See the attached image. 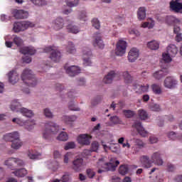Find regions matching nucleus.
I'll list each match as a JSON object with an SVG mask.
<instances>
[{"label":"nucleus","instance_id":"1","mask_svg":"<svg viewBox=\"0 0 182 182\" xmlns=\"http://www.w3.org/2000/svg\"><path fill=\"white\" fill-rule=\"evenodd\" d=\"M140 161L145 168H150L153 166V163L156 166H163L161 154L159 152L154 153L151 156V160L148 156L143 155L140 157Z\"/></svg>","mask_w":182,"mask_h":182},{"label":"nucleus","instance_id":"2","mask_svg":"<svg viewBox=\"0 0 182 182\" xmlns=\"http://www.w3.org/2000/svg\"><path fill=\"white\" fill-rule=\"evenodd\" d=\"M4 140L6 141H11V148L14 150H19V149L23 145V142H22L19 138V133L18 132H14L12 133L5 134L4 136Z\"/></svg>","mask_w":182,"mask_h":182},{"label":"nucleus","instance_id":"3","mask_svg":"<svg viewBox=\"0 0 182 182\" xmlns=\"http://www.w3.org/2000/svg\"><path fill=\"white\" fill-rule=\"evenodd\" d=\"M21 80L25 85L29 86L30 87H34L38 84V80L33 75L32 71L28 68H26L21 74Z\"/></svg>","mask_w":182,"mask_h":182},{"label":"nucleus","instance_id":"4","mask_svg":"<svg viewBox=\"0 0 182 182\" xmlns=\"http://www.w3.org/2000/svg\"><path fill=\"white\" fill-rule=\"evenodd\" d=\"M21 103H19L18 100H14L11 102L10 107L13 112H19L26 117H32V116H33V112H32V110L28 109L25 107H21Z\"/></svg>","mask_w":182,"mask_h":182},{"label":"nucleus","instance_id":"5","mask_svg":"<svg viewBox=\"0 0 182 182\" xmlns=\"http://www.w3.org/2000/svg\"><path fill=\"white\" fill-rule=\"evenodd\" d=\"M46 130L43 133L44 139H49L50 134H56L59 132V126L53 122H48L46 124Z\"/></svg>","mask_w":182,"mask_h":182},{"label":"nucleus","instance_id":"6","mask_svg":"<svg viewBox=\"0 0 182 182\" xmlns=\"http://www.w3.org/2000/svg\"><path fill=\"white\" fill-rule=\"evenodd\" d=\"M4 164L11 168V170H15L16 167H23L25 166V162L18 158H9L5 161Z\"/></svg>","mask_w":182,"mask_h":182},{"label":"nucleus","instance_id":"7","mask_svg":"<svg viewBox=\"0 0 182 182\" xmlns=\"http://www.w3.org/2000/svg\"><path fill=\"white\" fill-rule=\"evenodd\" d=\"M44 52L46 53H50V58L53 62H60V58H61V54L59 52V50H57L55 47L52 46H48L44 48Z\"/></svg>","mask_w":182,"mask_h":182},{"label":"nucleus","instance_id":"8","mask_svg":"<svg viewBox=\"0 0 182 182\" xmlns=\"http://www.w3.org/2000/svg\"><path fill=\"white\" fill-rule=\"evenodd\" d=\"M33 24L29 21H21V22H15L14 23L13 31L18 33L22 31H26L29 27L32 28Z\"/></svg>","mask_w":182,"mask_h":182},{"label":"nucleus","instance_id":"9","mask_svg":"<svg viewBox=\"0 0 182 182\" xmlns=\"http://www.w3.org/2000/svg\"><path fill=\"white\" fill-rule=\"evenodd\" d=\"M119 164H120V161H110V162L105 163L104 164L103 168H105V170L99 169L97 173H99V174H101V173H105V171H116V168L117 167V166H119Z\"/></svg>","mask_w":182,"mask_h":182},{"label":"nucleus","instance_id":"10","mask_svg":"<svg viewBox=\"0 0 182 182\" xmlns=\"http://www.w3.org/2000/svg\"><path fill=\"white\" fill-rule=\"evenodd\" d=\"M127 48V43L124 41L119 40L117 43L115 49V55L117 56H123L126 53V48Z\"/></svg>","mask_w":182,"mask_h":182},{"label":"nucleus","instance_id":"11","mask_svg":"<svg viewBox=\"0 0 182 182\" xmlns=\"http://www.w3.org/2000/svg\"><path fill=\"white\" fill-rule=\"evenodd\" d=\"M119 76H120V73H115L114 71L112 70L104 77L103 82L106 85H109L114 80H119Z\"/></svg>","mask_w":182,"mask_h":182},{"label":"nucleus","instance_id":"12","mask_svg":"<svg viewBox=\"0 0 182 182\" xmlns=\"http://www.w3.org/2000/svg\"><path fill=\"white\" fill-rule=\"evenodd\" d=\"M92 45L95 48H99L100 49H103L105 48V43L102 39V34L96 33L93 35Z\"/></svg>","mask_w":182,"mask_h":182},{"label":"nucleus","instance_id":"13","mask_svg":"<svg viewBox=\"0 0 182 182\" xmlns=\"http://www.w3.org/2000/svg\"><path fill=\"white\" fill-rule=\"evenodd\" d=\"M90 58H92V51L90 50V49L85 48L82 50V59L84 66H90V65H92V60H90Z\"/></svg>","mask_w":182,"mask_h":182},{"label":"nucleus","instance_id":"14","mask_svg":"<svg viewBox=\"0 0 182 182\" xmlns=\"http://www.w3.org/2000/svg\"><path fill=\"white\" fill-rule=\"evenodd\" d=\"M132 127L136 129V132L139 134V136H141V137H147L149 136V132L144 130V127L141 125V122H135L132 125Z\"/></svg>","mask_w":182,"mask_h":182},{"label":"nucleus","instance_id":"15","mask_svg":"<svg viewBox=\"0 0 182 182\" xmlns=\"http://www.w3.org/2000/svg\"><path fill=\"white\" fill-rule=\"evenodd\" d=\"M140 55V53L139 51V49L136 48H132L129 53H128V60L131 63H133V62H136L137 59L139 58V56Z\"/></svg>","mask_w":182,"mask_h":182},{"label":"nucleus","instance_id":"16","mask_svg":"<svg viewBox=\"0 0 182 182\" xmlns=\"http://www.w3.org/2000/svg\"><path fill=\"white\" fill-rule=\"evenodd\" d=\"M177 85V80L174 79V77H167L164 82V87L166 89H174Z\"/></svg>","mask_w":182,"mask_h":182},{"label":"nucleus","instance_id":"17","mask_svg":"<svg viewBox=\"0 0 182 182\" xmlns=\"http://www.w3.org/2000/svg\"><path fill=\"white\" fill-rule=\"evenodd\" d=\"M90 140H92V136L87 134H80L77 138L78 143L83 146H89Z\"/></svg>","mask_w":182,"mask_h":182},{"label":"nucleus","instance_id":"18","mask_svg":"<svg viewBox=\"0 0 182 182\" xmlns=\"http://www.w3.org/2000/svg\"><path fill=\"white\" fill-rule=\"evenodd\" d=\"M64 69L66 70V73L73 77V76H76V75H79L80 73V68L76 65H72L66 68V66L64 67Z\"/></svg>","mask_w":182,"mask_h":182},{"label":"nucleus","instance_id":"19","mask_svg":"<svg viewBox=\"0 0 182 182\" xmlns=\"http://www.w3.org/2000/svg\"><path fill=\"white\" fill-rule=\"evenodd\" d=\"M170 9L173 12L178 14V12H181L182 11V3L179 2L178 0H171L170 2Z\"/></svg>","mask_w":182,"mask_h":182},{"label":"nucleus","instance_id":"20","mask_svg":"<svg viewBox=\"0 0 182 182\" xmlns=\"http://www.w3.org/2000/svg\"><path fill=\"white\" fill-rule=\"evenodd\" d=\"M83 167V159L77 158L73 161V170L79 173L82 171V168Z\"/></svg>","mask_w":182,"mask_h":182},{"label":"nucleus","instance_id":"21","mask_svg":"<svg viewBox=\"0 0 182 182\" xmlns=\"http://www.w3.org/2000/svg\"><path fill=\"white\" fill-rule=\"evenodd\" d=\"M66 29L70 33H79V32H80L79 27L74 25L73 22H72L70 20L67 21Z\"/></svg>","mask_w":182,"mask_h":182},{"label":"nucleus","instance_id":"22","mask_svg":"<svg viewBox=\"0 0 182 182\" xmlns=\"http://www.w3.org/2000/svg\"><path fill=\"white\" fill-rule=\"evenodd\" d=\"M13 14L16 19H26V18H28V16H29L28 11H25L23 10L16 9L14 11Z\"/></svg>","mask_w":182,"mask_h":182},{"label":"nucleus","instance_id":"23","mask_svg":"<svg viewBox=\"0 0 182 182\" xmlns=\"http://www.w3.org/2000/svg\"><path fill=\"white\" fill-rule=\"evenodd\" d=\"M8 76L9 82L11 83V85H15V83H17L18 80H19V75L14 70L10 71Z\"/></svg>","mask_w":182,"mask_h":182},{"label":"nucleus","instance_id":"24","mask_svg":"<svg viewBox=\"0 0 182 182\" xmlns=\"http://www.w3.org/2000/svg\"><path fill=\"white\" fill-rule=\"evenodd\" d=\"M63 18L58 17L53 22V28L55 31H60V29H63Z\"/></svg>","mask_w":182,"mask_h":182},{"label":"nucleus","instance_id":"25","mask_svg":"<svg viewBox=\"0 0 182 182\" xmlns=\"http://www.w3.org/2000/svg\"><path fill=\"white\" fill-rule=\"evenodd\" d=\"M20 53L23 55H35L36 53V50L33 47H23L19 49Z\"/></svg>","mask_w":182,"mask_h":182},{"label":"nucleus","instance_id":"26","mask_svg":"<svg viewBox=\"0 0 182 182\" xmlns=\"http://www.w3.org/2000/svg\"><path fill=\"white\" fill-rule=\"evenodd\" d=\"M167 53H168L171 58H174V56L178 53V48L176 45L171 44L167 47Z\"/></svg>","mask_w":182,"mask_h":182},{"label":"nucleus","instance_id":"27","mask_svg":"<svg viewBox=\"0 0 182 182\" xmlns=\"http://www.w3.org/2000/svg\"><path fill=\"white\" fill-rule=\"evenodd\" d=\"M12 173L14 174L16 177L22 178L28 174V170H26L25 168H22L16 169V171H13Z\"/></svg>","mask_w":182,"mask_h":182},{"label":"nucleus","instance_id":"28","mask_svg":"<svg viewBox=\"0 0 182 182\" xmlns=\"http://www.w3.org/2000/svg\"><path fill=\"white\" fill-rule=\"evenodd\" d=\"M168 73V70L166 68H164L161 70L156 71L154 73V77L155 79L160 80L161 77H164V76H166Z\"/></svg>","mask_w":182,"mask_h":182},{"label":"nucleus","instance_id":"29","mask_svg":"<svg viewBox=\"0 0 182 182\" xmlns=\"http://www.w3.org/2000/svg\"><path fill=\"white\" fill-rule=\"evenodd\" d=\"M151 89L153 92L154 95H156L157 96H160L163 93V90L161 89V86L159 84H153L151 85Z\"/></svg>","mask_w":182,"mask_h":182},{"label":"nucleus","instance_id":"30","mask_svg":"<svg viewBox=\"0 0 182 182\" xmlns=\"http://www.w3.org/2000/svg\"><path fill=\"white\" fill-rule=\"evenodd\" d=\"M147 47L151 50H157L160 48V43L156 41H152L147 43Z\"/></svg>","mask_w":182,"mask_h":182},{"label":"nucleus","instance_id":"31","mask_svg":"<svg viewBox=\"0 0 182 182\" xmlns=\"http://www.w3.org/2000/svg\"><path fill=\"white\" fill-rule=\"evenodd\" d=\"M138 19L143 21L146 18V9L144 7H140L138 10Z\"/></svg>","mask_w":182,"mask_h":182},{"label":"nucleus","instance_id":"32","mask_svg":"<svg viewBox=\"0 0 182 182\" xmlns=\"http://www.w3.org/2000/svg\"><path fill=\"white\" fill-rule=\"evenodd\" d=\"M77 119V117L75 115L71 116H63V120H64L65 123L67 124H70V123H73V122H75Z\"/></svg>","mask_w":182,"mask_h":182},{"label":"nucleus","instance_id":"33","mask_svg":"<svg viewBox=\"0 0 182 182\" xmlns=\"http://www.w3.org/2000/svg\"><path fill=\"white\" fill-rule=\"evenodd\" d=\"M13 37V43H15L18 48H21L23 45V40L18 36L14 35Z\"/></svg>","mask_w":182,"mask_h":182},{"label":"nucleus","instance_id":"34","mask_svg":"<svg viewBox=\"0 0 182 182\" xmlns=\"http://www.w3.org/2000/svg\"><path fill=\"white\" fill-rule=\"evenodd\" d=\"M138 116L141 120H146L149 118V114L144 109H139Z\"/></svg>","mask_w":182,"mask_h":182},{"label":"nucleus","instance_id":"35","mask_svg":"<svg viewBox=\"0 0 182 182\" xmlns=\"http://www.w3.org/2000/svg\"><path fill=\"white\" fill-rule=\"evenodd\" d=\"M119 173L121 176H126L129 173V166L121 165L119 168Z\"/></svg>","mask_w":182,"mask_h":182},{"label":"nucleus","instance_id":"36","mask_svg":"<svg viewBox=\"0 0 182 182\" xmlns=\"http://www.w3.org/2000/svg\"><path fill=\"white\" fill-rule=\"evenodd\" d=\"M122 76L124 77L126 83H130L133 80V77L127 71L122 73Z\"/></svg>","mask_w":182,"mask_h":182},{"label":"nucleus","instance_id":"37","mask_svg":"<svg viewBox=\"0 0 182 182\" xmlns=\"http://www.w3.org/2000/svg\"><path fill=\"white\" fill-rule=\"evenodd\" d=\"M33 5H36V6H45V5H47V2L46 0H30Z\"/></svg>","mask_w":182,"mask_h":182},{"label":"nucleus","instance_id":"38","mask_svg":"<svg viewBox=\"0 0 182 182\" xmlns=\"http://www.w3.org/2000/svg\"><path fill=\"white\" fill-rule=\"evenodd\" d=\"M69 139L68 134L65 132H62L57 137V140H60V141H66Z\"/></svg>","mask_w":182,"mask_h":182},{"label":"nucleus","instance_id":"39","mask_svg":"<svg viewBox=\"0 0 182 182\" xmlns=\"http://www.w3.org/2000/svg\"><path fill=\"white\" fill-rule=\"evenodd\" d=\"M28 156L31 160H38L41 156V154H36L33 152V151H28Z\"/></svg>","mask_w":182,"mask_h":182},{"label":"nucleus","instance_id":"40","mask_svg":"<svg viewBox=\"0 0 182 182\" xmlns=\"http://www.w3.org/2000/svg\"><path fill=\"white\" fill-rule=\"evenodd\" d=\"M68 53H75L76 52V48H75V45L73 43L68 42V46H67Z\"/></svg>","mask_w":182,"mask_h":182},{"label":"nucleus","instance_id":"41","mask_svg":"<svg viewBox=\"0 0 182 182\" xmlns=\"http://www.w3.org/2000/svg\"><path fill=\"white\" fill-rule=\"evenodd\" d=\"M139 93H144L149 91V85H138L137 87Z\"/></svg>","mask_w":182,"mask_h":182},{"label":"nucleus","instance_id":"42","mask_svg":"<svg viewBox=\"0 0 182 182\" xmlns=\"http://www.w3.org/2000/svg\"><path fill=\"white\" fill-rule=\"evenodd\" d=\"M123 113H124L125 117H127V119H132V117H133L134 116V114H136V113H134V111H132L130 109L124 110Z\"/></svg>","mask_w":182,"mask_h":182},{"label":"nucleus","instance_id":"43","mask_svg":"<svg viewBox=\"0 0 182 182\" xmlns=\"http://www.w3.org/2000/svg\"><path fill=\"white\" fill-rule=\"evenodd\" d=\"M100 145L99 144V142L97 141H93L92 144H91V147H90V150L91 151H95V152H97V150H99V146Z\"/></svg>","mask_w":182,"mask_h":182},{"label":"nucleus","instance_id":"44","mask_svg":"<svg viewBox=\"0 0 182 182\" xmlns=\"http://www.w3.org/2000/svg\"><path fill=\"white\" fill-rule=\"evenodd\" d=\"M66 4L68 6L72 8L73 6H77V5L79 4V0H66Z\"/></svg>","mask_w":182,"mask_h":182},{"label":"nucleus","instance_id":"45","mask_svg":"<svg viewBox=\"0 0 182 182\" xmlns=\"http://www.w3.org/2000/svg\"><path fill=\"white\" fill-rule=\"evenodd\" d=\"M162 58L166 63H170V62H171V55H170L168 53H163Z\"/></svg>","mask_w":182,"mask_h":182},{"label":"nucleus","instance_id":"46","mask_svg":"<svg viewBox=\"0 0 182 182\" xmlns=\"http://www.w3.org/2000/svg\"><path fill=\"white\" fill-rule=\"evenodd\" d=\"M149 109L152 112H160V110H161L160 105H159L157 104H151L149 105Z\"/></svg>","mask_w":182,"mask_h":182},{"label":"nucleus","instance_id":"47","mask_svg":"<svg viewBox=\"0 0 182 182\" xmlns=\"http://www.w3.org/2000/svg\"><path fill=\"white\" fill-rule=\"evenodd\" d=\"M60 181H62V182L70 181V174H69V173L68 172L65 173V174L62 176Z\"/></svg>","mask_w":182,"mask_h":182},{"label":"nucleus","instance_id":"48","mask_svg":"<svg viewBox=\"0 0 182 182\" xmlns=\"http://www.w3.org/2000/svg\"><path fill=\"white\" fill-rule=\"evenodd\" d=\"M92 26L95 29H100V21L97 18H93L92 21Z\"/></svg>","mask_w":182,"mask_h":182},{"label":"nucleus","instance_id":"49","mask_svg":"<svg viewBox=\"0 0 182 182\" xmlns=\"http://www.w3.org/2000/svg\"><path fill=\"white\" fill-rule=\"evenodd\" d=\"M101 101H102V97L97 96V97L94 98L92 100L91 105L92 106H96V105H99V103H100Z\"/></svg>","mask_w":182,"mask_h":182},{"label":"nucleus","instance_id":"50","mask_svg":"<svg viewBox=\"0 0 182 182\" xmlns=\"http://www.w3.org/2000/svg\"><path fill=\"white\" fill-rule=\"evenodd\" d=\"M154 21H151V23L149 22H145L141 25L142 28H149V29H151V28H154Z\"/></svg>","mask_w":182,"mask_h":182},{"label":"nucleus","instance_id":"51","mask_svg":"<svg viewBox=\"0 0 182 182\" xmlns=\"http://www.w3.org/2000/svg\"><path fill=\"white\" fill-rule=\"evenodd\" d=\"M68 109L74 112H79V110H80V108L76 107L73 102L69 104Z\"/></svg>","mask_w":182,"mask_h":182},{"label":"nucleus","instance_id":"52","mask_svg":"<svg viewBox=\"0 0 182 182\" xmlns=\"http://www.w3.org/2000/svg\"><path fill=\"white\" fill-rule=\"evenodd\" d=\"M75 147H76L75 142H68L65 144L64 149L65 150H69L70 149H75Z\"/></svg>","mask_w":182,"mask_h":182},{"label":"nucleus","instance_id":"53","mask_svg":"<svg viewBox=\"0 0 182 182\" xmlns=\"http://www.w3.org/2000/svg\"><path fill=\"white\" fill-rule=\"evenodd\" d=\"M55 89L60 92L61 97L63 99V97L62 96V90L65 89V86L62 85V84H56Z\"/></svg>","mask_w":182,"mask_h":182},{"label":"nucleus","instance_id":"54","mask_svg":"<svg viewBox=\"0 0 182 182\" xmlns=\"http://www.w3.org/2000/svg\"><path fill=\"white\" fill-rule=\"evenodd\" d=\"M86 173L89 178H93V176L96 175L95 171H93L91 168L87 169Z\"/></svg>","mask_w":182,"mask_h":182},{"label":"nucleus","instance_id":"55","mask_svg":"<svg viewBox=\"0 0 182 182\" xmlns=\"http://www.w3.org/2000/svg\"><path fill=\"white\" fill-rule=\"evenodd\" d=\"M27 124H28V127H26V129H28V130H32V129H33V126H35V121L28 120L27 122Z\"/></svg>","mask_w":182,"mask_h":182},{"label":"nucleus","instance_id":"56","mask_svg":"<svg viewBox=\"0 0 182 182\" xmlns=\"http://www.w3.org/2000/svg\"><path fill=\"white\" fill-rule=\"evenodd\" d=\"M44 114L46 117H53V114H52V112H50V109L48 108L44 109Z\"/></svg>","mask_w":182,"mask_h":182},{"label":"nucleus","instance_id":"57","mask_svg":"<svg viewBox=\"0 0 182 182\" xmlns=\"http://www.w3.org/2000/svg\"><path fill=\"white\" fill-rule=\"evenodd\" d=\"M80 21H86V11H81L79 16Z\"/></svg>","mask_w":182,"mask_h":182},{"label":"nucleus","instance_id":"58","mask_svg":"<svg viewBox=\"0 0 182 182\" xmlns=\"http://www.w3.org/2000/svg\"><path fill=\"white\" fill-rule=\"evenodd\" d=\"M168 139H171V140H176V137H177V134H176V132H171L168 134Z\"/></svg>","mask_w":182,"mask_h":182},{"label":"nucleus","instance_id":"59","mask_svg":"<svg viewBox=\"0 0 182 182\" xmlns=\"http://www.w3.org/2000/svg\"><path fill=\"white\" fill-rule=\"evenodd\" d=\"M92 151L91 149H85L82 151V156L83 157H87V156H90L92 154Z\"/></svg>","mask_w":182,"mask_h":182},{"label":"nucleus","instance_id":"60","mask_svg":"<svg viewBox=\"0 0 182 182\" xmlns=\"http://www.w3.org/2000/svg\"><path fill=\"white\" fill-rule=\"evenodd\" d=\"M111 122L114 123V124H117L120 122V119H119V117L114 116L111 117Z\"/></svg>","mask_w":182,"mask_h":182},{"label":"nucleus","instance_id":"61","mask_svg":"<svg viewBox=\"0 0 182 182\" xmlns=\"http://www.w3.org/2000/svg\"><path fill=\"white\" fill-rule=\"evenodd\" d=\"M135 146H138L141 148H143V147H144V143L143 142V141H141L140 139H136Z\"/></svg>","mask_w":182,"mask_h":182},{"label":"nucleus","instance_id":"62","mask_svg":"<svg viewBox=\"0 0 182 182\" xmlns=\"http://www.w3.org/2000/svg\"><path fill=\"white\" fill-rule=\"evenodd\" d=\"M176 170V166L171 164H167V171H174Z\"/></svg>","mask_w":182,"mask_h":182},{"label":"nucleus","instance_id":"63","mask_svg":"<svg viewBox=\"0 0 182 182\" xmlns=\"http://www.w3.org/2000/svg\"><path fill=\"white\" fill-rule=\"evenodd\" d=\"M112 182H120V177L117 176H112Z\"/></svg>","mask_w":182,"mask_h":182},{"label":"nucleus","instance_id":"64","mask_svg":"<svg viewBox=\"0 0 182 182\" xmlns=\"http://www.w3.org/2000/svg\"><path fill=\"white\" fill-rule=\"evenodd\" d=\"M174 182H182V175L176 176L174 178Z\"/></svg>","mask_w":182,"mask_h":182}]
</instances>
